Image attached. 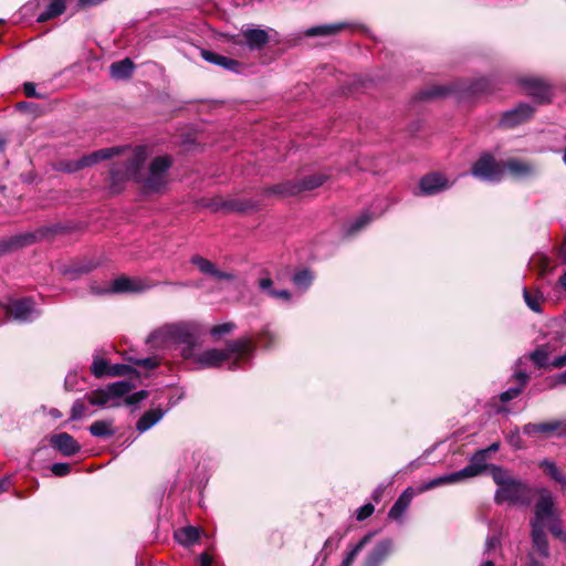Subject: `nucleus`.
Returning <instances> with one entry per match:
<instances>
[{"label":"nucleus","mask_w":566,"mask_h":566,"mask_svg":"<svg viewBox=\"0 0 566 566\" xmlns=\"http://www.w3.org/2000/svg\"><path fill=\"white\" fill-rule=\"evenodd\" d=\"M171 160L167 156H157L149 166V172L165 177L166 171L170 168Z\"/></svg>","instance_id":"c03bdc74"},{"label":"nucleus","mask_w":566,"mask_h":566,"mask_svg":"<svg viewBox=\"0 0 566 566\" xmlns=\"http://www.w3.org/2000/svg\"><path fill=\"white\" fill-rule=\"evenodd\" d=\"M201 530L196 526H186L175 532L176 541L182 546H191L198 542Z\"/></svg>","instance_id":"2f4dec72"},{"label":"nucleus","mask_w":566,"mask_h":566,"mask_svg":"<svg viewBox=\"0 0 566 566\" xmlns=\"http://www.w3.org/2000/svg\"><path fill=\"white\" fill-rule=\"evenodd\" d=\"M509 172L515 179H525L535 174L534 166L518 158L503 160V176Z\"/></svg>","instance_id":"f3484780"},{"label":"nucleus","mask_w":566,"mask_h":566,"mask_svg":"<svg viewBox=\"0 0 566 566\" xmlns=\"http://www.w3.org/2000/svg\"><path fill=\"white\" fill-rule=\"evenodd\" d=\"M490 473L494 482L499 485L494 500L497 504L509 503L513 505L527 506L532 503L535 491L514 480L510 474L500 467L492 465Z\"/></svg>","instance_id":"f257e3e1"},{"label":"nucleus","mask_w":566,"mask_h":566,"mask_svg":"<svg viewBox=\"0 0 566 566\" xmlns=\"http://www.w3.org/2000/svg\"><path fill=\"white\" fill-rule=\"evenodd\" d=\"M532 525V542L538 554L543 557L549 556V547L546 534L541 525L537 523H531Z\"/></svg>","instance_id":"cd10ccee"},{"label":"nucleus","mask_w":566,"mask_h":566,"mask_svg":"<svg viewBox=\"0 0 566 566\" xmlns=\"http://www.w3.org/2000/svg\"><path fill=\"white\" fill-rule=\"evenodd\" d=\"M348 23L338 22L333 24H324L310 28L305 31V35L310 38L314 36H329L339 33L344 29L348 28Z\"/></svg>","instance_id":"c85d7f7f"},{"label":"nucleus","mask_w":566,"mask_h":566,"mask_svg":"<svg viewBox=\"0 0 566 566\" xmlns=\"http://www.w3.org/2000/svg\"><path fill=\"white\" fill-rule=\"evenodd\" d=\"M413 497V490L411 488H408L405 490L400 496L397 499V501L391 506L388 516L391 520H400L407 509L409 507L411 500Z\"/></svg>","instance_id":"393cba45"},{"label":"nucleus","mask_w":566,"mask_h":566,"mask_svg":"<svg viewBox=\"0 0 566 566\" xmlns=\"http://www.w3.org/2000/svg\"><path fill=\"white\" fill-rule=\"evenodd\" d=\"M57 169L60 171H63V172H76L78 170H82V165L80 163V159L77 160H64V161H60L59 163V166H57Z\"/></svg>","instance_id":"603ef678"},{"label":"nucleus","mask_w":566,"mask_h":566,"mask_svg":"<svg viewBox=\"0 0 566 566\" xmlns=\"http://www.w3.org/2000/svg\"><path fill=\"white\" fill-rule=\"evenodd\" d=\"M235 355H237L235 358L229 365L230 370L238 369L241 366L242 361L248 359L249 357H251L253 354H242V355L235 354Z\"/></svg>","instance_id":"338daca9"},{"label":"nucleus","mask_w":566,"mask_h":566,"mask_svg":"<svg viewBox=\"0 0 566 566\" xmlns=\"http://www.w3.org/2000/svg\"><path fill=\"white\" fill-rule=\"evenodd\" d=\"M108 376L112 377H124L128 376L132 378H138L139 371L135 369L134 367L126 365V364H114L109 366V373Z\"/></svg>","instance_id":"79ce46f5"},{"label":"nucleus","mask_w":566,"mask_h":566,"mask_svg":"<svg viewBox=\"0 0 566 566\" xmlns=\"http://www.w3.org/2000/svg\"><path fill=\"white\" fill-rule=\"evenodd\" d=\"M520 86L537 104H549L553 99V86L545 80L536 76H523L517 80Z\"/></svg>","instance_id":"423d86ee"},{"label":"nucleus","mask_w":566,"mask_h":566,"mask_svg":"<svg viewBox=\"0 0 566 566\" xmlns=\"http://www.w3.org/2000/svg\"><path fill=\"white\" fill-rule=\"evenodd\" d=\"M23 92L29 98H42L43 95L39 94L35 90V84L32 82H25L23 84Z\"/></svg>","instance_id":"e2e57ef3"},{"label":"nucleus","mask_w":566,"mask_h":566,"mask_svg":"<svg viewBox=\"0 0 566 566\" xmlns=\"http://www.w3.org/2000/svg\"><path fill=\"white\" fill-rule=\"evenodd\" d=\"M106 388L111 399H113L125 396L135 388V385L130 380H120L108 385Z\"/></svg>","instance_id":"4c0bfd02"},{"label":"nucleus","mask_w":566,"mask_h":566,"mask_svg":"<svg viewBox=\"0 0 566 566\" xmlns=\"http://www.w3.org/2000/svg\"><path fill=\"white\" fill-rule=\"evenodd\" d=\"M143 146L135 147L123 161L114 163L109 169L108 189L111 193H120L128 180L142 182V169L146 161Z\"/></svg>","instance_id":"f03ea898"},{"label":"nucleus","mask_w":566,"mask_h":566,"mask_svg":"<svg viewBox=\"0 0 566 566\" xmlns=\"http://www.w3.org/2000/svg\"><path fill=\"white\" fill-rule=\"evenodd\" d=\"M164 417L161 408L149 409L143 413L136 423V429L139 432H145L156 424Z\"/></svg>","instance_id":"c756f323"},{"label":"nucleus","mask_w":566,"mask_h":566,"mask_svg":"<svg viewBox=\"0 0 566 566\" xmlns=\"http://www.w3.org/2000/svg\"><path fill=\"white\" fill-rule=\"evenodd\" d=\"M133 363L136 366H140V367L149 369V370L155 369L156 367L159 366V361L155 357L135 359Z\"/></svg>","instance_id":"bf43d9fd"},{"label":"nucleus","mask_w":566,"mask_h":566,"mask_svg":"<svg viewBox=\"0 0 566 566\" xmlns=\"http://www.w3.org/2000/svg\"><path fill=\"white\" fill-rule=\"evenodd\" d=\"M66 9V0H51L46 9L39 14L36 21L44 23L64 13Z\"/></svg>","instance_id":"473e14b6"},{"label":"nucleus","mask_w":566,"mask_h":566,"mask_svg":"<svg viewBox=\"0 0 566 566\" xmlns=\"http://www.w3.org/2000/svg\"><path fill=\"white\" fill-rule=\"evenodd\" d=\"M370 221L369 216L359 217L349 228V233H356L360 229H363Z\"/></svg>","instance_id":"0e129e2a"},{"label":"nucleus","mask_w":566,"mask_h":566,"mask_svg":"<svg viewBox=\"0 0 566 566\" xmlns=\"http://www.w3.org/2000/svg\"><path fill=\"white\" fill-rule=\"evenodd\" d=\"M566 366V353L562 356L555 357L551 363L549 367L563 368Z\"/></svg>","instance_id":"774afa93"},{"label":"nucleus","mask_w":566,"mask_h":566,"mask_svg":"<svg viewBox=\"0 0 566 566\" xmlns=\"http://www.w3.org/2000/svg\"><path fill=\"white\" fill-rule=\"evenodd\" d=\"M471 175L480 180L500 182L503 179V160H496L490 153H483L471 167Z\"/></svg>","instance_id":"20e7f679"},{"label":"nucleus","mask_w":566,"mask_h":566,"mask_svg":"<svg viewBox=\"0 0 566 566\" xmlns=\"http://www.w3.org/2000/svg\"><path fill=\"white\" fill-rule=\"evenodd\" d=\"M297 187L298 186H296L294 179L285 180L280 184L264 187L260 190V192L264 197H275L277 199H284L287 197L300 195V188Z\"/></svg>","instance_id":"a211bd4d"},{"label":"nucleus","mask_w":566,"mask_h":566,"mask_svg":"<svg viewBox=\"0 0 566 566\" xmlns=\"http://www.w3.org/2000/svg\"><path fill=\"white\" fill-rule=\"evenodd\" d=\"M449 187V180L439 172L424 175L419 181V189L423 196L436 195Z\"/></svg>","instance_id":"ddd939ff"},{"label":"nucleus","mask_w":566,"mask_h":566,"mask_svg":"<svg viewBox=\"0 0 566 566\" xmlns=\"http://www.w3.org/2000/svg\"><path fill=\"white\" fill-rule=\"evenodd\" d=\"M328 178H329L328 175L318 172V174L305 176L301 179H294V181H295L296 186H298L297 188H300V193H302L305 191H311L316 188H319L327 181Z\"/></svg>","instance_id":"bb28decb"},{"label":"nucleus","mask_w":566,"mask_h":566,"mask_svg":"<svg viewBox=\"0 0 566 566\" xmlns=\"http://www.w3.org/2000/svg\"><path fill=\"white\" fill-rule=\"evenodd\" d=\"M143 187V190L147 193L149 192H158L165 186V177L160 175H154L149 172L147 177L142 175V182H139Z\"/></svg>","instance_id":"72a5a7b5"},{"label":"nucleus","mask_w":566,"mask_h":566,"mask_svg":"<svg viewBox=\"0 0 566 566\" xmlns=\"http://www.w3.org/2000/svg\"><path fill=\"white\" fill-rule=\"evenodd\" d=\"M521 392H522V388L521 387L510 388L506 391L501 394L500 400L502 402H507V401L516 398Z\"/></svg>","instance_id":"680f3d73"},{"label":"nucleus","mask_w":566,"mask_h":566,"mask_svg":"<svg viewBox=\"0 0 566 566\" xmlns=\"http://www.w3.org/2000/svg\"><path fill=\"white\" fill-rule=\"evenodd\" d=\"M85 399L92 406L103 407L108 402V400H111V397L108 395L107 388H98L96 390L91 391L90 394H86Z\"/></svg>","instance_id":"37998d69"},{"label":"nucleus","mask_w":566,"mask_h":566,"mask_svg":"<svg viewBox=\"0 0 566 566\" xmlns=\"http://www.w3.org/2000/svg\"><path fill=\"white\" fill-rule=\"evenodd\" d=\"M222 210L226 212L247 213L259 211L261 202L259 200L248 198H229L227 200H219Z\"/></svg>","instance_id":"dca6fc26"},{"label":"nucleus","mask_w":566,"mask_h":566,"mask_svg":"<svg viewBox=\"0 0 566 566\" xmlns=\"http://www.w3.org/2000/svg\"><path fill=\"white\" fill-rule=\"evenodd\" d=\"M50 443L63 457L75 455L81 449L80 443L67 432L51 436Z\"/></svg>","instance_id":"2eb2a0df"},{"label":"nucleus","mask_w":566,"mask_h":566,"mask_svg":"<svg viewBox=\"0 0 566 566\" xmlns=\"http://www.w3.org/2000/svg\"><path fill=\"white\" fill-rule=\"evenodd\" d=\"M523 297L528 308H531L535 313H542L541 304L544 301V297L539 291L532 292L527 289H524Z\"/></svg>","instance_id":"58836bf2"},{"label":"nucleus","mask_w":566,"mask_h":566,"mask_svg":"<svg viewBox=\"0 0 566 566\" xmlns=\"http://www.w3.org/2000/svg\"><path fill=\"white\" fill-rule=\"evenodd\" d=\"M488 470L485 462H471L468 467L453 473L444 474L424 483L420 491H427L442 484L458 483L478 476Z\"/></svg>","instance_id":"39448f33"},{"label":"nucleus","mask_w":566,"mask_h":566,"mask_svg":"<svg viewBox=\"0 0 566 566\" xmlns=\"http://www.w3.org/2000/svg\"><path fill=\"white\" fill-rule=\"evenodd\" d=\"M313 281L312 272L307 269H303L298 272H296L293 277L292 282L300 289H307Z\"/></svg>","instance_id":"a18cd8bd"},{"label":"nucleus","mask_w":566,"mask_h":566,"mask_svg":"<svg viewBox=\"0 0 566 566\" xmlns=\"http://www.w3.org/2000/svg\"><path fill=\"white\" fill-rule=\"evenodd\" d=\"M34 302L31 297L13 300L6 306V314L19 322H27L33 312Z\"/></svg>","instance_id":"4468645a"},{"label":"nucleus","mask_w":566,"mask_h":566,"mask_svg":"<svg viewBox=\"0 0 566 566\" xmlns=\"http://www.w3.org/2000/svg\"><path fill=\"white\" fill-rule=\"evenodd\" d=\"M71 463L70 462H54L51 467V472L55 476H64L71 472Z\"/></svg>","instance_id":"6e6d98bb"},{"label":"nucleus","mask_w":566,"mask_h":566,"mask_svg":"<svg viewBox=\"0 0 566 566\" xmlns=\"http://www.w3.org/2000/svg\"><path fill=\"white\" fill-rule=\"evenodd\" d=\"M496 90V83L488 77H480L471 81L464 88L463 92L469 96L480 97L489 95Z\"/></svg>","instance_id":"4be33fe9"},{"label":"nucleus","mask_w":566,"mask_h":566,"mask_svg":"<svg viewBox=\"0 0 566 566\" xmlns=\"http://www.w3.org/2000/svg\"><path fill=\"white\" fill-rule=\"evenodd\" d=\"M535 108L527 103H520L516 107L504 112L501 115L499 126L510 129L524 124L533 118Z\"/></svg>","instance_id":"0eeeda50"},{"label":"nucleus","mask_w":566,"mask_h":566,"mask_svg":"<svg viewBox=\"0 0 566 566\" xmlns=\"http://www.w3.org/2000/svg\"><path fill=\"white\" fill-rule=\"evenodd\" d=\"M563 423L558 420L541 422V423H527L523 427V432L528 436H537V434H551L559 429H562Z\"/></svg>","instance_id":"a878e982"},{"label":"nucleus","mask_w":566,"mask_h":566,"mask_svg":"<svg viewBox=\"0 0 566 566\" xmlns=\"http://www.w3.org/2000/svg\"><path fill=\"white\" fill-rule=\"evenodd\" d=\"M375 511V507L371 503H367L363 506H360L356 512H355V517L357 521L361 522V521H365L367 520L369 516L373 515Z\"/></svg>","instance_id":"4d7b16f0"},{"label":"nucleus","mask_w":566,"mask_h":566,"mask_svg":"<svg viewBox=\"0 0 566 566\" xmlns=\"http://www.w3.org/2000/svg\"><path fill=\"white\" fill-rule=\"evenodd\" d=\"M86 411H87V407H86V403H85V398L84 399H76L74 401L73 406H72L70 419L71 420H78L82 417H84Z\"/></svg>","instance_id":"09e8293b"},{"label":"nucleus","mask_w":566,"mask_h":566,"mask_svg":"<svg viewBox=\"0 0 566 566\" xmlns=\"http://www.w3.org/2000/svg\"><path fill=\"white\" fill-rule=\"evenodd\" d=\"M539 493L541 496L535 504V517L531 523H537L544 527L546 522L556 517L558 514L554 510V499L552 494L546 490H542Z\"/></svg>","instance_id":"9d476101"},{"label":"nucleus","mask_w":566,"mask_h":566,"mask_svg":"<svg viewBox=\"0 0 566 566\" xmlns=\"http://www.w3.org/2000/svg\"><path fill=\"white\" fill-rule=\"evenodd\" d=\"M545 525L548 527V530L555 537L566 543V532L563 528L559 515L546 522Z\"/></svg>","instance_id":"49530a36"},{"label":"nucleus","mask_w":566,"mask_h":566,"mask_svg":"<svg viewBox=\"0 0 566 566\" xmlns=\"http://www.w3.org/2000/svg\"><path fill=\"white\" fill-rule=\"evenodd\" d=\"M142 289L132 281L128 276L122 275L115 279L112 283L111 292L125 293V292H139Z\"/></svg>","instance_id":"f704fd0d"},{"label":"nucleus","mask_w":566,"mask_h":566,"mask_svg":"<svg viewBox=\"0 0 566 566\" xmlns=\"http://www.w3.org/2000/svg\"><path fill=\"white\" fill-rule=\"evenodd\" d=\"M255 350V344L250 336H242L234 340L226 343L224 349H207L197 357L195 360L202 367L216 368L220 367L226 360H229L233 354H253Z\"/></svg>","instance_id":"7ed1b4c3"},{"label":"nucleus","mask_w":566,"mask_h":566,"mask_svg":"<svg viewBox=\"0 0 566 566\" xmlns=\"http://www.w3.org/2000/svg\"><path fill=\"white\" fill-rule=\"evenodd\" d=\"M169 334L176 343L184 345L181 348V355L185 359H191L195 357V347L198 345V337L190 327L186 325H176L170 328Z\"/></svg>","instance_id":"6e6552de"},{"label":"nucleus","mask_w":566,"mask_h":566,"mask_svg":"<svg viewBox=\"0 0 566 566\" xmlns=\"http://www.w3.org/2000/svg\"><path fill=\"white\" fill-rule=\"evenodd\" d=\"M109 364L104 358H95L91 366V371L96 378H102L104 376H108L109 373Z\"/></svg>","instance_id":"de8ad7c7"},{"label":"nucleus","mask_w":566,"mask_h":566,"mask_svg":"<svg viewBox=\"0 0 566 566\" xmlns=\"http://www.w3.org/2000/svg\"><path fill=\"white\" fill-rule=\"evenodd\" d=\"M72 230V226L56 222L39 227L34 231L28 232V235L31 237L30 242L32 245L42 241H53L56 237L67 234Z\"/></svg>","instance_id":"1a4fd4ad"},{"label":"nucleus","mask_w":566,"mask_h":566,"mask_svg":"<svg viewBox=\"0 0 566 566\" xmlns=\"http://www.w3.org/2000/svg\"><path fill=\"white\" fill-rule=\"evenodd\" d=\"M125 149H126L125 147H119V146L102 148V149L92 151L91 154L82 156L80 158V163H81L83 169L86 167H92L99 161L111 159L114 156L122 154Z\"/></svg>","instance_id":"6ab92c4d"},{"label":"nucleus","mask_w":566,"mask_h":566,"mask_svg":"<svg viewBox=\"0 0 566 566\" xmlns=\"http://www.w3.org/2000/svg\"><path fill=\"white\" fill-rule=\"evenodd\" d=\"M258 340L264 348L269 349L275 344V336L269 329H263L258 335Z\"/></svg>","instance_id":"864d4df0"},{"label":"nucleus","mask_w":566,"mask_h":566,"mask_svg":"<svg viewBox=\"0 0 566 566\" xmlns=\"http://www.w3.org/2000/svg\"><path fill=\"white\" fill-rule=\"evenodd\" d=\"M148 397V391L146 390H139L137 392H134L125 398V403L127 406H134L139 403L142 400L146 399Z\"/></svg>","instance_id":"13d9d810"},{"label":"nucleus","mask_w":566,"mask_h":566,"mask_svg":"<svg viewBox=\"0 0 566 566\" xmlns=\"http://www.w3.org/2000/svg\"><path fill=\"white\" fill-rule=\"evenodd\" d=\"M190 262L193 265H196L201 273L213 276L219 281H221V280L230 281L233 279V275L231 273L218 270L217 266L211 261H209L208 259H205L201 255H198V254L193 255L190 259Z\"/></svg>","instance_id":"412c9836"},{"label":"nucleus","mask_w":566,"mask_h":566,"mask_svg":"<svg viewBox=\"0 0 566 566\" xmlns=\"http://www.w3.org/2000/svg\"><path fill=\"white\" fill-rule=\"evenodd\" d=\"M497 546H500V537L496 535L488 536L485 541L483 555L489 556L491 551L495 549Z\"/></svg>","instance_id":"052dcab7"},{"label":"nucleus","mask_w":566,"mask_h":566,"mask_svg":"<svg viewBox=\"0 0 566 566\" xmlns=\"http://www.w3.org/2000/svg\"><path fill=\"white\" fill-rule=\"evenodd\" d=\"M244 44L250 51H260L266 46L270 41L269 33L263 29L249 28L242 31Z\"/></svg>","instance_id":"aec40b11"},{"label":"nucleus","mask_w":566,"mask_h":566,"mask_svg":"<svg viewBox=\"0 0 566 566\" xmlns=\"http://www.w3.org/2000/svg\"><path fill=\"white\" fill-rule=\"evenodd\" d=\"M500 443L494 442L488 448L484 449H478L470 458V460H486L488 457H490L491 453H494L499 450Z\"/></svg>","instance_id":"3c124183"},{"label":"nucleus","mask_w":566,"mask_h":566,"mask_svg":"<svg viewBox=\"0 0 566 566\" xmlns=\"http://www.w3.org/2000/svg\"><path fill=\"white\" fill-rule=\"evenodd\" d=\"M136 65L130 57L113 62L109 66V75L114 80H129L133 77Z\"/></svg>","instance_id":"b1692460"},{"label":"nucleus","mask_w":566,"mask_h":566,"mask_svg":"<svg viewBox=\"0 0 566 566\" xmlns=\"http://www.w3.org/2000/svg\"><path fill=\"white\" fill-rule=\"evenodd\" d=\"M200 55L206 62L218 65L235 74H241L245 70L244 63L210 50L201 49Z\"/></svg>","instance_id":"f8f14e48"},{"label":"nucleus","mask_w":566,"mask_h":566,"mask_svg":"<svg viewBox=\"0 0 566 566\" xmlns=\"http://www.w3.org/2000/svg\"><path fill=\"white\" fill-rule=\"evenodd\" d=\"M90 433L97 438H109L114 436V430L112 429V423L104 420L94 421L90 428Z\"/></svg>","instance_id":"ea45409f"},{"label":"nucleus","mask_w":566,"mask_h":566,"mask_svg":"<svg viewBox=\"0 0 566 566\" xmlns=\"http://www.w3.org/2000/svg\"><path fill=\"white\" fill-rule=\"evenodd\" d=\"M551 355V348L548 345H541L534 352L530 354V359L534 363L537 368H546L549 366L548 357Z\"/></svg>","instance_id":"c9c22d12"},{"label":"nucleus","mask_w":566,"mask_h":566,"mask_svg":"<svg viewBox=\"0 0 566 566\" xmlns=\"http://www.w3.org/2000/svg\"><path fill=\"white\" fill-rule=\"evenodd\" d=\"M395 543L391 538L378 541L374 547L366 554L363 566H381L387 557L392 553Z\"/></svg>","instance_id":"9b49d317"},{"label":"nucleus","mask_w":566,"mask_h":566,"mask_svg":"<svg viewBox=\"0 0 566 566\" xmlns=\"http://www.w3.org/2000/svg\"><path fill=\"white\" fill-rule=\"evenodd\" d=\"M376 532L364 535L355 545H352L339 566H352L361 549L370 543Z\"/></svg>","instance_id":"7c9ffc66"},{"label":"nucleus","mask_w":566,"mask_h":566,"mask_svg":"<svg viewBox=\"0 0 566 566\" xmlns=\"http://www.w3.org/2000/svg\"><path fill=\"white\" fill-rule=\"evenodd\" d=\"M235 324L233 322H227L223 324L214 325L210 329V334L213 337H220L224 334H229L235 329Z\"/></svg>","instance_id":"8fccbe9b"},{"label":"nucleus","mask_w":566,"mask_h":566,"mask_svg":"<svg viewBox=\"0 0 566 566\" xmlns=\"http://www.w3.org/2000/svg\"><path fill=\"white\" fill-rule=\"evenodd\" d=\"M269 296H271L273 298H280L285 302H289L292 298V294L287 290H275V289L270 290Z\"/></svg>","instance_id":"69168bd1"},{"label":"nucleus","mask_w":566,"mask_h":566,"mask_svg":"<svg viewBox=\"0 0 566 566\" xmlns=\"http://www.w3.org/2000/svg\"><path fill=\"white\" fill-rule=\"evenodd\" d=\"M536 266L538 268L539 275H546L553 271L551 260L546 255H539L535 259Z\"/></svg>","instance_id":"5fc2aeb1"},{"label":"nucleus","mask_w":566,"mask_h":566,"mask_svg":"<svg viewBox=\"0 0 566 566\" xmlns=\"http://www.w3.org/2000/svg\"><path fill=\"white\" fill-rule=\"evenodd\" d=\"M450 92L451 91L448 86L434 85L427 90L420 91L417 94L416 98L418 101H429V99H434V98L447 96Z\"/></svg>","instance_id":"e433bc0d"},{"label":"nucleus","mask_w":566,"mask_h":566,"mask_svg":"<svg viewBox=\"0 0 566 566\" xmlns=\"http://www.w3.org/2000/svg\"><path fill=\"white\" fill-rule=\"evenodd\" d=\"M543 471L555 482H557L562 489H566V476L558 470L555 462H541Z\"/></svg>","instance_id":"a19ab883"},{"label":"nucleus","mask_w":566,"mask_h":566,"mask_svg":"<svg viewBox=\"0 0 566 566\" xmlns=\"http://www.w3.org/2000/svg\"><path fill=\"white\" fill-rule=\"evenodd\" d=\"M30 239L31 237L25 232L0 240V256L30 247Z\"/></svg>","instance_id":"5701e85b"}]
</instances>
